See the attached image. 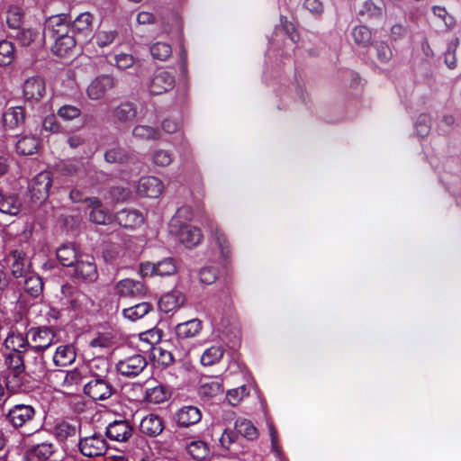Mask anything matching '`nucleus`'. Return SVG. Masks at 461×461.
<instances>
[{
  "mask_svg": "<svg viewBox=\"0 0 461 461\" xmlns=\"http://www.w3.org/2000/svg\"><path fill=\"white\" fill-rule=\"evenodd\" d=\"M5 262L14 278L26 277L30 273V259L21 249L10 250L5 257Z\"/></svg>",
  "mask_w": 461,
  "mask_h": 461,
  "instance_id": "nucleus-1",
  "label": "nucleus"
},
{
  "mask_svg": "<svg viewBox=\"0 0 461 461\" xmlns=\"http://www.w3.org/2000/svg\"><path fill=\"white\" fill-rule=\"evenodd\" d=\"M146 357L139 353L127 356L116 363V371L122 376L133 378L138 376L147 366Z\"/></svg>",
  "mask_w": 461,
  "mask_h": 461,
  "instance_id": "nucleus-2",
  "label": "nucleus"
},
{
  "mask_svg": "<svg viewBox=\"0 0 461 461\" xmlns=\"http://www.w3.org/2000/svg\"><path fill=\"white\" fill-rule=\"evenodd\" d=\"M82 455L88 457L104 456L108 448V444L101 433H94L90 436L81 438L78 443Z\"/></svg>",
  "mask_w": 461,
  "mask_h": 461,
  "instance_id": "nucleus-3",
  "label": "nucleus"
},
{
  "mask_svg": "<svg viewBox=\"0 0 461 461\" xmlns=\"http://www.w3.org/2000/svg\"><path fill=\"white\" fill-rule=\"evenodd\" d=\"M140 275L142 276H172L177 271L176 262L172 258H164L158 263L145 262L140 265Z\"/></svg>",
  "mask_w": 461,
  "mask_h": 461,
  "instance_id": "nucleus-4",
  "label": "nucleus"
},
{
  "mask_svg": "<svg viewBox=\"0 0 461 461\" xmlns=\"http://www.w3.org/2000/svg\"><path fill=\"white\" fill-rule=\"evenodd\" d=\"M48 381L56 389L70 388L82 381V375L77 369L71 371L59 369L48 374Z\"/></svg>",
  "mask_w": 461,
  "mask_h": 461,
  "instance_id": "nucleus-5",
  "label": "nucleus"
},
{
  "mask_svg": "<svg viewBox=\"0 0 461 461\" xmlns=\"http://www.w3.org/2000/svg\"><path fill=\"white\" fill-rule=\"evenodd\" d=\"M25 365L28 375L41 378L47 374L46 363L41 351L34 348L25 350Z\"/></svg>",
  "mask_w": 461,
  "mask_h": 461,
  "instance_id": "nucleus-6",
  "label": "nucleus"
},
{
  "mask_svg": "<svg viewBox=\"0 0 461 461\" xmlns=\"http://www.w3.org/2000/svg\"><path fill=\"white\" fill-rule=\"evenodd\" d=\"M52 185V177L50 171H41L36 175L30 183L32 198L35 201L45 200Z\"/></svg>",
  "mask_w": 461,
  "mask_h": 461,
  "instance_id": "nucleus-7",
  "label": "nucleus"
},
{
  "mask_svg": "<svg viewBox=\"0 0 461 461\" xmlns=\"http://www.w3.org/2000/svg\"><path fill=\"white\" fill-rule=\"evenodd\" d=\"M116 86V80L110 75L95 77L87 86L86 95L94 101L104 98L106 93Z\"/></svg>",
  "mask_w": 461,
  "mask_h": 461,
  "instance_id": "nucleus-8",
  "label": "nucleus"
},
{
  "mask_svg": "<svg viewBox=\"0 0 461 461\" xmlns=\"http://www.w3.org/2000/svg\"><path fill=\"white\" fill-rule=\"evenodd\" d=\"M35 416V409L29 404H16L12 407L7 414V421L15 429L21 428L32 420Z\"/></svg>",
  "mask_w": 461,
  "mask_h": 461,
  "instance_id": "nucleus-9",
  "label": "nucleus"
},
{
  "mask_svg": "<svg viewBox=\"0 0 461 461\" xmlns=\"http://www.w3.org/2000/svg\"><path fill=\"white\" fill-rule=\"evenodd\" d=\"M84 392L95 401H103L113 394V386L106 378L92 377L84 386Z\"/></svg>",
  "mask_w": 461,
  "mask_h": 461,
  "instance_id": "nucleus-10",
  "label": "nucleus"
},
{
  "mask_svg": "<svg viewBox=\"0 0 461 461\" xmlns=\"http://www.w3.org/2000/svg\"><path fill=\"white\" fill-rule=\"evenodd\" d=\"M114 289L120 298H140L147 293L142 282L131 278L120 280L116 283Z\"/></svg>",
  "mask_w": 461,
  "mask_h": 461,
  "instance_id": "nucleus-11",
  "label": "nucleus"
},
{
  "mask_svg": "<svg viewBox=\"0 0 461 461\" xmlns=\"http://www.w3.org/2000/svg\"><path fill=\"white\" fill-rule=\"evenodd\" d=\"M73 267H75L74 275L76 277L89 282H93L97 279V267L93 257L88 255H80L79 259L77 260Z\"/></svg>",
  "mask_w": 461,
  "mask_h": 461,
  "instance_id": "nucleus-12",
  "label": "nucleus"
},
{
  "mask_svg": "<svg viewBox=\"0 0 461 461\" xmlns=\"http://www.w3.org/2000/svg\"><path fill=\"white\" fill-rule=\"evenodd\" d=\"M71 32L70 23L65 14L54 15L48 18L44 24L42 37L54 38Z\"/></svg>",
  "mask_w": 461,
  "mask_h": 461,
  "instance_id": "nucleus-13",
  "label": "nucleus"
},
{
  "mask_svg": "<svg viewBox=\"0 0 461 461\" xmlns=\"http://www.w3.org/2000/svg\"><path fill=\"white\" fill-rule=\"evenodd\" d=\"M27 335L32 343L30 348L41 352L53 343L55 338L52 330L47 327L31 329Z\"/></svg>",
  "mask_w": 461,
  "mask_h": 461,
  "instance_id": "nucleus-14",
  "label": "nucleus"
},
{
  "mask_svg": "<svg viewBox=\"0 0 461 461\" xmlns=\"http://www.w3.org/2000/svg\"><path fill=\"white\" fill-rule=\"evenodd\" d=\"M164 189V183L158 177L152 176L141 177L137 186L139 194L149 198H158Z\"/></svg>",
  "mask_w": 461,
  "mask_h": 461,
  "instance_id": "nucleus-15",
  "label": "nucleus"
},
{
  "mask_svg": "<svg viewBox=\"0 0 461 461\" xmlns=\"http://www.w3.org/2000/svg\"><path fill=\"white\" fill-rule=\"evenodd\" d=\"M175 86V77L167 71L159 70L153 76L149 92L152 95H162L173 89Z\"/></svg>",
  "mask_w": 461,
  "mask_h": 461,
  "instance_id": "nucleus-16",
  "label": "nucleus"
},
{
  "mask_svg": "<svg viewBox=\"0 0 461 461\" xmlns=\"http://www.w3.org/2000/svg\"><path fill=\"white\" fill-rule=\"evenodd\" d=\"M132 435V428L127 420H114L106 428V436L114 441L126 442Z\"/></svg>",
  "mask_w": 461,
  "mask_h": 461,
  "instance_id": "nucleus-17",
  "label": "nucleus"
},
{
  "mask_svg": "<svg viewBox=\"0 0 461 461\" xmlns=\"http://www.w3.org/2000/svg\"><path fill=\"white\" fill-rule=\"evenodd\" d=\"M84 202L86 203V208L89 210V219L96 224H107L111 221V216L103 208L101 201L96 197L86 198Z\"/></svg>",
  "mask_w": 461,
  "mask_h": 461,
  "instance_id": "nucleus-18",
  "label": "nucleus"
},
{
  "mask_svg": "<svg viewBox=\"0 0 461 461\" xmlns=\"http://www.w3.org/2000/svg\"><path fill=\"white\" fill-rule=\"evenodd\" d=\"M172 234L178 237V240L187 248H193L198 245L202 240V233L200 229L185 224L179 227L178 231H170Z\"/></svg>",
  "mask_w": 461,
  "mask_h": 461,
  "instance_id": "nucleus-19",
  "label": "nucleus"
},
{
  "mask_svg": "<svg viewBox=\"0 0 461 461\" xmlns=\"http://www.w3.org/2000/svg\"><path fill=\"white\" fill-rule=\"evenodd\" d=\"M29 376L26 370L6 371L5 386L10 393H17L26 390V377Z\"/></svg>",
  "mask_w": 461,
  "mask_h": 461,
  "instance_id": "nucleus-20",
  "label": "nucleus"
},
{
  "mask_svg": "<svg viewBox=\"0 0 461 461\" xmlns=\"http://www.w3.org/2000/svg\"><path fill=\"white\" fill-rule=\"evenodd\" d=\"M115 219L124 228H137L144 222L142 212L136 209H123L117 212Z\"/></svg>",
  "mask_w": 461,
  "mask_h": 461,
  "instance_id": "nucleus-21",
  "label": "nucleus"
},
{
  "mask_svg": "<svg viewBox=\"0 0 461 461\" xmlns=\"http://www.w3.org/2000/svg\"><path fill=\"white\" fill-rule=\"evenodd\" d=\"M25 122V111L22 106L7 108L3 113V125L6 130H14Z\"/></svg>",
  "mask_w": 461,
  "mask_h": 461,
  "instance_id": "nucleus-22",
  "label": "nucleus"
},
{
  "mask_svg": "<svg viewBox=\"0 0 461 461\" xmlns=\"http://www.w3.org/2000/svg\"><path fill=\"white\" fill-rule=\"evenodd\" d=\"M184 303L185 295L178 290H173L161 296L158 301V308L168 313L180 308Z\"/></svg>",
  "mask_w": 461,
  "mask_h": 461,
  "instance_id": "nucleus-23",
  "label": "nucleus"
},
{
  "mask_svg": "<svg viewBox=\"0 0 461 461\" xmlns=\"http://www.w3.org/2000/svg\"><path fill=\"white\" fill-rule=\"evenodd\" d=\"M45 94V83L39 77H32L23 84V95L28 100H40Z\"/></svg>",
  "mask_w": 461,
  "mask_h": 461,
  "instance_id": "nucleus-24",
  "label": "nucleus"
},
{
  "mask_svg": "<svg viewBox=\"0 0 461 461\" xmlns=\"http://www.w3.org/2000/svg\"><path fill=\"white\" fill-rule=\"evenodd\" d=\"M136 107L129 102L120 104L112 111V116L114 122L122 124L132 122L136 118Z\"/></svg>",
  "mask_w": 461,
  "mask_h": 461,
  "instance_id": "nucleus-25",
  "label": "nucleus"
},
{
  "mask_svg": "<svg viewBox=\"0 0 461 461\" xmlns=\"http://www.w3.org/2000/svg\"><path fill=\"white\" fill-rule=\"evenodd\" d=\"M201 411L195 406H185L176 413L177 423L184 427L196 424L201 420Z\"/></svg>",
  "mask_w": 461,
  "mask_h": 461,
  "instance_id": "nucleus-26",
  "label": "nucleus"
},
{
  "mask_svg": "<svg viewBox=\"0 0 461 461\" xmlns=\"http://www.w3.org/2000/svg\"><path fill=\"white\" fill-rule=\"evenodd\" d=\"M202 321L198 319H192L176 326V334L178 339H190L196 336L202 330Z\"/></svg>",
  "mask_w": 461,
  "mask_h": 461,
  "instance_id": "nucleus-27",
  "label": "nucleus"
},
{
  "mask_svg": "<svg viewBox=\"0 0 461 461\" xmlns=\"http://www.w3.org/2000/svg\"><path fill=\"white\" fill-rule=\"evenodd\" d=\"M140 428L142 433L156 437L162 432L164 427L161 418L150 414L141 420Z\"/></svg>",
  "mask_w": 461,
  "mask_h": 461,
  "instance_id": "nucleus-28",
  "label": "nucleus"
},
{
  "mask_svg": "<svg viewBox=\"0 0 461 461\" xmlns=\"http://www.w3.org/2000/svg\"><path fill=\"white\" fill-rule=\"evenodd\" d=\"M76 350L72 345H62L57 348L53 356V362L56 366H66L76 360Z\"/></svg>",
  "mask_w": 461,
  "mask_h": 461,
  "instance_id": "nucleus-29",
  "label": "nucleus"
},
{
  "mask_svg": "<svg viewBox=\"0 0 461 461\" xmlns=\"http://www.w3.org/2000/svg\"><path fill=\"white\" fill-rule=\"evenodd\" d=\"M222 391V381L220 377H207L201 381L199 393L206 398H212Z\"/></svg>",
  "mask_w": 461,
  "mask_h": 461,
  "instance_id": "nucleus-30",
  "label": "nucleus"
},
{
  "mask_svg": "<svg viewBox=\"0 0 461 461\" xmlns=\"http://www.w3.org/2000/svg\"><path fill=\"white\" fill-rule=\"evenodd\" d=\"M57 258L65 267H73L79 259L77 249L73 244H64L57 249Z\"/></svg>",
  "mask_w": 461,
  "mask_h": 461,
  "instance_id": "nucleus-31",
  "label": "nucleus"
},
{
  "mask_svg": "<svg viewBox=\"0 0 461 461\" xmlns=\"http://www.w3.org/2000/svg\"><path fill=\"white\" fill-rule=\"evenodd\" d=\"M40 140L33 135H23L16 142V151L23 156L32 155L37 152Z\"/></svg>",
  "mask_w": 461,
  "mask_h": 461,
  "instance_id": "nucleus-32",
  "label": "nucleus"
},
{
  "mask_svg": "<svg viewBox=\"0 0 461 461\" xmlns=\"http://www.w3.org/2000/svg\"><path fill=\"white\" fill-rule=\"evenodd\" d=\"M52 40L55 41L52 50L57 56L59 57L65 56L76 46V39L69 33H65V35L54 37Z\"/></svg>",
  "mask_w": 461,
  "mask_h": 461,
  "instance_id": "nucleus-33",
  "label": "nucleus"
},
{
  "mask_svg": "<svg viewBox=\"0 0 461 461\" xmlns=\"http://www.w3.org/2000/svg\"><path fill=\"white\" fill-rule=\"evenodd\" d=\"M153 310L151 303L143 302L122 310V316L131 321H136Z\"/></svg>",
  "mask_w": 461,
  "mask_h": 461,
  "instance_id": "nucleus-34",
  "label": "nucleus"
},
{
  "mask_svg": "<svg viewBox=\"0 0 461 461\" xmlns=\"http://www.w3.org/2000/svg\"><path fill=\"white\" fill-rule=\"evenodd\" d=\"M5 345L12 350L11 352H23L31 348L28 336L25 337L23 334L15 331L9 333L5 339Z\"/></svg>",
  "mask_w": 461,
  "mask_h": 461,
  "instance_id": "nucleus-35",
  "label": "nucleus"
},
{
  "mask_svg": "<svg viewBox=\"0 0 461 461\" xmlns=\"http://www.w3.org/2000/svg\"><path fill=\"white\" fill-rule=\"evenodd\" d=\"M92 15L89 13L79 14L70 24L71 32H77L88 37L92 32Z\"/></svg>",
  "mask_w": 461,
  "mask_h": 461,
  "instance_id": "nucleus-36",
  "label": "nucleus"
},
{
  "mask_svg": "<svg viewBox=\"0 0 461 461\" xmlns=\"http://www.w3.org/2000/svg\"><path fill=\"white\" fill-rule=\"evenodd\" d=\"M192 217L193 212L189 206L180 207L170 220L169 230L178 231L179 227H182L185 224H188V222L192 220Z\"/></svg>",
  "mask_w": 461,
  "mask_h": 461,
  "instance_id": "nucleus-37",
  "label": "nucleus"
},
{
  "mask_svg": "<svg viewBox=\"0 0 461 461\" xmlns=\"http://www.w3.org/2000/svg\"><path fill=\"white\" fill-rule=\"evenodd\" d=\"M225 349L222 345L217 344L206 348L201 356V364L205 366L218 363L223 357Z\"/></svg>",
  "mask_w": 461,
  "mask_h": 461,
  "instance_id": "nucleus-38",
  "label": "nucleus"
},
{
  "mask_svg": "<svg viewBox=\"0 0 461 461\" xmlns=\"http://www.w3.org/2000/svg\"><path fill=\"white\" fill-rule=\"evenodd\" d=\"M169 397V390L162 384L156 385L152 388H148L145 393V400L154 404L164 402Z\"/></svg>",
  "mask_w": 461,
  "mask_h": 461,
  "instance_id": "nucleus-39",
  "label": "nucleus"
},
{
  "mask_svg": "<svg viewBox=\"0 0 461 461\" xmlns=\"http://www.w3.org/2000/svg\"><path fill=\"white\" fill-rule=\"evenodd\" d=\"M132 136L140 140H158L160 132L158 129L152 126L138 124L132 130Z\"/></svg>",
  "mask_w": 461,
  "mask_h": 461,
  "instance_id": "nucleus-40",
  "label": "nucleus"
},
{
  "mask_svg": "<svg viewBox=\"0 0 461 461\" xmlns=\"http://www.w3.org/2000/svg\"><path fill=\"white\" fill-rule=\"evenodd\" d=\"M235 429L239 434L249 440L256 439L258 437L257 428L247 419H238L235 422Z\"/></svg>",
  "mask_w": 461,
  "mask_h": 461,
  "instance_id": "nucleus-41",
  "label": "nucleus"
},
{
  "mask_svg": "<svg viewBox=\"0 0 461 461\" xmlns=\"http://www.w3.org/2000/svg\"><path fill=\"white\" fill-rule=\"evenodd\" d=\"M22 46H29L41 37L39 30L32 28H21L13 35Z\"/></svg>",
  "mask_w": 461,
  "mask_h": 461,
  "instance_id": "nucleus-42",
  "label": "nucleus"
},
{
  "mask_svg": "<svg viewBox=\"0 0 461 461\" xmlns=\"http://www.w3.org/2000/svg\"><path fill=\"white\" fill-rule=\"evenodd\" d=\"M21 203L14 195L4 197L0 192V212L6 214L16 215L20 212Z\"/></svg>",
  "mask_w": 461,
  "mask_h": 461,
  "instance_id": "nucleus-43",
  "label": "nucleus"
},
{
  "mask_svg": "<svg viewBox=\"0 0 461 461\" xmlns=\"http://www.w3.org/2000/svg\"><path fill=\"white\" fill-rule=\"evenodd\" d=\"M6 371L26 370L25 351L10 352L5 359Z\"/></svg>",
  "mask_w": 461,
  "mask_h": 461,
  "instance_id": "nucleus-44",
  "label": "nucleus"
},
{
  "mask_svg": "<svg viewBox=\"0 0 461 461\" xmlns=\"http://www.w3.org/2000/svg\"><path fill=\"white\" fill-rule=\"evenodd\" d=\"M15 58V47L13 42L4 40L0 41V66L10 65Z\"/></svg>",
  "mask_w": 461,
  "mask_h": 461,
  "instance_id": "nucleus-45",
  "label": "nucleus"
},
{
  "mask_svg": "<svg viewBox=\"0 0 461 461\" xmlns=\"http://www.w3.org/2000/svg\"><path fill=\"white\" fill-rule=\"evenodd\" d=\"M43 290V283L39 276H30L24 282V292L32 297H38Z\"/></svg>",
  "mask_w": 461,
  "mask_h": 461,
  "instance_id": "nucleus-46",
  "label": "nucleus"
},
{
  "mask_svg": "<svg viewBox=\"0 0 461 461\" xmlns=\"http://www.w3.org/2000/svg\"><path fill=\"white\" fill-rule=\"evenodd\" d=\"M109 362L104 358L93 359L89 364L92 377L106 378L109 373Z\"/></svg>",
  "mask_w": 461,
  "mask_h": 461,
  "instance_id": "nucleus-47",
  "label": "nucleus"
},
{
  "mask_svg": "<svg viewBox=\"0 0 461 461\" xmlns=\"http://www.w3.org/2000/svg\"><path fill=\"white\" fill-rule=\"evenodd\" d=\"M149 50L154 59L162 61L172 55V47L167 42L158 41L150 46Z\"/></svg>",
  "mask_w": 461,
  "mask_h": 461,
  "instance_id": "nucleus-48",
  "label": "nucleus"
},
{
  "mask_svg": "<svg viewBox=\"0 0 461 461\" xmlns=\"http://www.w3.org/2000/svg\"><path fill=\"white\" fill-rule=\"evenodd\" d=\"M249 394V388L247 385H241L237 388L228 390L226 399L231 406H237Z\"/></svg>",
  "mask_w": 461,
  "mask_h": 461,
  "instance_id": "nucleus-49",
  "label": "nucleus"
},
{
  "mask_svg": "<svg viewBox=\"0 0 461 461\" xmlns=\"http://www.w3.org/2000/svg\"><path fill=\"white\" fill-rule=\"evenodd\" d=\"M23 14L20 7H11L6 15V23L8 27L17 32L21 29L23 23Z\"/></svg>",
  "mask_w": 461,
  "mask_h": 461,
  "instance_id": "nucleus-50",
  "label": "nucleus"
},
{
  "mask_svg": "<svg viewBox=\"0 0 461 461\" xmlns=\"http://www.w3.org/2000/svg\"><path fill=\"white\" fill-rule=\"evenodd\" d=\"M186 449L190 456L196 460L203 459L208 453L207 445L201 440L191 441L186 445Z\"/></svg>",
  "mask_w": 461,
  "mask_h": 461,
  "instance_id": "nucleus-51",
  "label": "nucleus"
},
{
  "mask_svg": "<svg viewBox=\"0 0 461 461\" xmlns=\"http://www.w3.org/2000/svg\"><path fill=\"white\" fill-rule=\"evenodd\" d=\"M151 158L156 166L165 167L172 163L174 156L169 150L158 149L152 152Z\"/></svg>",
  "mask_w": 461,
  "mask_h": 461,
  "instance_id": "nucleus-52",
  "label": "nucleus"
},
{
  "mask_svg": "<svg viewBox=\"0 0 461 461\" xmlns=\"http://www.w3.org/2000/svg\"><path fill=\"white\" fill-rule=\"evenodd\" d=\"M30 453L41 460L48 459L54 453V446L50 442H42L32 446Z\"/></svg>",
  "mask_w": 461,
  "mask_h": 461,
  "instance_id": "nucleus-53",
  "label": "nucleus"
},
{
  "mask_svg": "<svg viewBox=\"0 0 461 461\" xmlns=\"http://www.w3.org/2000/svg\"><path fill=\"white\" fill-rule=\"evenodd\" d=\"M104 157L107 162L119 164L127 163L131 158V156L121 148H114L107 150Z\"/></svg>",
  "mask_w": 461,
  "mask_h": 461,
  "instance_id": "nucleus-54",
  "label": "nucleus"
},
{
  "mask_svg": "<svg viewBox=\"0 0 461 461\" xmlns=\"http://www.w3.org/2000/svg\"><path fill=\"white\" fill-rule=\"evenodd\" d=\"M354 41L360 46H366L371 41V32L366 26H357L352 30Z\"/></svg>",
  "mask_w": 461,
  "mask_h": 461,
  "instance_id": "nucleus-55",
  "label": "nucleus"
},
{
  "mask_svg": "<svg viewBox=\"0 0 461 461\" xmlns=\"http://www.w3.org/2000/svg\"><path fill=\"white\" fill-rule=\"evenodd\" d=\"M213 242L218 247L221 257L226 260L230 256V250L229 241L227 240L224 233L216 230L213 236Z\"/></svg>",
  "mask_w": 461,
  "mask_h": 461,
  "instance_id": "nucleus-56",
  "label": "nucleus"
},
{
  "mask_svg": "<svg viewBox=\"0 0 461 461\" xmlns=\"http://www.w3.org/2000/svg\"><path fill=\"white\" fill-rule=\"evenodd\" d=\"M54 434L59 440L64 441L76 435V427L68 422H60L55 426Z\"/></svg>",
  "mask_w": 461,
  "mask_h": 461,
  "instance_id": "nucleus-57",
  "label": "nucleus"
},
{
  "mask_svg": "<svg viewBox=\"0 0 461 461\" xmlns=\"http://www.w3.org/2000/svg\"><path fill=\"white\" fill-rule=\"evenodd\" d=\"M57 113L64 121H72L80 116L81 110L77 106L65 104L58 110Z\"/></svg>",
  "mask_w": 461,
  "mask_h": 461,
  "instance_id": "nucleus-58",
  "label": "nucleus"
},
{
  "mask_svg": "<svg viewBox=\"0 0 461 461\" xmlns=\"http://www.w3.org/2000/svg\"><path fill=\"white\" fill-rule=\"evenodd\" d=\"M417 135L425 137L429 134L430 129V118L427 114H420L415 123Z\"/></svg>",
  "mask_w": 461,
  "mask_h": 461,
  "instance_id": "nucleus-59",
  "label": "nucleus"
},
{
  "mask_svg": "<svg viewBox=\"0 0 461 461\" xmlns=\"http://www.w3.org/2000/svg\"><path fill=\"white\" fill-rule=\"evenodd\" d=\"M359 14L367 15L370 17H377L382 14V9L377 6L373 1L366 0L363 3Z\"/></svg>",
  "mask_w": 461,
  "mask_h": 461,
  "instance_id": "nucleus-60",
  "label": "nucleus"
},
{
  "mask_svg": "<svg viewBox=\"0 0 461 461\" xmlns=\"http://www.w3.org/2000/svg\"><path fill=\"white\" fill-rule=\"evenodd\" d=\"M267 427L271 438V450L275 454V456L278 458L282 456V450L278 444V437L277 431L274 426V424L270 421H267Z\"/></svg>",
  "mask_w": 461,
  "mask_h": 461,
  "instance_id": "nucleus-61",
  "label": "nucleus"
},
{
  "mask_svg": "<svg viewBox=\"0 0 461 461\" xmlns=\"http://www.w3.org/2000/svg\"><path fill=\"white\" fill-rule=\"evenodd\" d=\"M42 130L50 133H57L60 130V125L54 114L46 116L42 122Z\"/></svg>",
  "mask_w": 461,
  "mask_h": 461,
  "instance_id": "nucleus-62",
  "label": "nucleus"
},
{
  "mask_svg": "<svg viewBox=\"0 0 461 461\" xmlns=\"http://www.w3.org/2000/svg\"><path fill=\"white\" fill-rule=\"evenodd\" d=\"M200 281L205 285H211L217 279V271L213 267H203L199 273Z\"/></svg>",
  "mask_w": 461,
  "mask_h": 461,
  "instance_id": "nucleus-63",
  "label": "nucleus"
},
{
  "mask_svg": "<svg viewBox=\"0 0 461 461\" xmlns=\"http://www.w3.org/2000/svg\"><path fill=\"white\" fill-rule=\"evenodd\" d=\"M115 65L120 69H126L134 64V58L130 54L121 53L114 57Z\"/></svg>",
  "mask_w": 461,
  "mask_h": 461,
  "instance_id": "nucleus-64",
  "label": "nucleus"
}]
</instances>
